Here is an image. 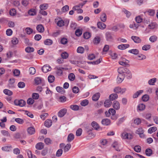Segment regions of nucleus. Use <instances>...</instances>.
<instances>
[{
	"instance_id": "nucleus-1",
	"label": "nucleus",
	"mask_w": 158,
	"mask_h": 158,
	"mask_svg": "<svg viewBox=\"0 0 158 158\" xmlns=\"http://www.w3.org/2000/svg\"><path fill=\"white\" fill-rule=\"evenodd\" d=\"M118 75H126V73H129V70L126 68L121 67L118 68Z\"/></svg>"
},
{
	"instance_id": "nucleus-2",
	"label": "nucleus",
	"mask_w": 158,
	"mask_h": 158,
	"mask_svg": "<svg viewBox=\"0 0 158 158\" xmlns=\"http://www.w3.org/2000/svg\"><path fill=\"white\" fill-rule=\"evenodd\" d=\"M126 90L125 88H121L120 87L118 86L115 87L114 89V92L116 94H123L124 93Z\"/></svg>"
},
{
	"instance_id": "nucleus-3",
	"label": "nucleus",
	"mask_w": 158,
	"mask_h": 158,
	"mask_svg": "<svg viewBox=\"0 0 158 158\" xmlns=\"http://www.w3.org/2000/svg\"><path fill=\"white\" fill-rule=\"evenodd\" d=\"M121 136L123 139H126L129 140L131 139L133 137V136L131 134L127 133L125 132H123L122 133Z\"/></svg>"
},
{
	"instance_id": "nucleus-4",
	"label": "nucleus",
	"mask_w": 158,
	"mask_h": 158,
	"mask_svg": "<svg viewBox=\"0 0 158 158\" xmlns=\"http://www.w3.org/2000/svg\"><path fill=\"white\" fill-rule=\"evenodd\" d=\"M26 102L23 100H15L14 101V104L16 106H19L21 107L24 106Z\"/></svg>"
},
{
	"instance_id": "nucleus-5",
	"label": "nucleus",
	"mask_w": 158,
	"mask_h": 158,
	"mask_svg": "<svg viewBox=\"0 0 158 158\" xmlns=\"http://www.w3.org/2000/svg\"><path fill=\"white\" fill-rule=\"evenodd\" d=\"M60 147L62 148H64V152H68L71 147V145L70 143L67 144L66 146L64 143L60 144Z\"/></svg>"
},
{
	"instance_id": "nucleus-6",
	"label": "nucleus",
	"mask_w": 158,
	"mask_h": 158,
	"mask_svg": "<svg viewBox=\"0 0 158 158\" xmlns=\"http://www.w3.org/2000/svg\"><path fill=\"white\" fill-rule=\"evenodd\" d=\"M67 110L65 108H63L60 110L58 113V115L60 117H62L66 113Z\"/></svg>"
},
{
	"instance_id": "nucleus-7",
	"label": "nucleus",
	"mask_w": 158,
	"mask_h": 158,
	"mask_svg": "<svg viewBox=\"0 0 158 158\" xmlns=\"http://www.w3.org/2000/svg\"><path fill=\"white\" fill-rule=\"evenodd\" d=\"M56 70V73L59 76H61L63 73V70L64 68L59 67H56L55 68Z\"/></svg>"
},
{
	"instance_id": "nucleus-8",
	"label": "nucleus",
	"mask_w": 158,
	"mask_h": 158,
	"mask_svg": "<svg viewBox=\"0 0 158 158\" xmlns=\"http://www.w3.org/2000/svg\"><path fill=\"white\" fill-rule=\"evenodd\" d=\"M42 71L45 73L50 71L51 70V68L48 64L44 65L42 68Z\"/></svg>"
},
{
	"instance_id": "nucleus-9",
	"label": "nucleus",
	"mask_w": 158,
	"mask_h": 158,
	"mask_svg": "<svg viewBox=\"0 0 158 158\" xmlns=\"http://www.w3.org/2000/svg\"><path fill=\"white\" fill-rule=\"evenodd\" d=\"M144 131L142 128L138 129L136 131V133L139 134L141 138H143L144 135L143 134Z\"/></svg>"
},
{
	"instance_id": "nucleus-10",
	"label": "nucleus",
	"mask_w": 158,
	"mask_h": 158,
	"mask_svg": "<svg viewBox=\"0 0 158 158\" xmlns=\"http://www.w3.org/2000/svg\"><path fill=\"white\" fill-rule=\"evenodd\" d=\"M112 106L113 108L115 110H118L120 108V104L118 101H115L113 102Z\"/></svg>"
},
{
	"instance_id": "nucleus-11",
	"label": "nucleus",
	"mask_w": 158,
	"mask_h": 158,
	"mask_svg": "<svg viewBox=\"0 0 158 158\" xmlns=\"http://www.w3.org/2000/svg\"><path fill=\"white\" fill-rule=\"evenodd\" d=\"M101 123L104 125L108 126L110 125L111 121L108 118H104L102 120Z\"/></svg>"
},
{
	"instance_id": "nucleus-12",
	"label": "nucleus",
	"mask_w": 158,
	"mask_h": 158,
	"mask_svg": "<svg viewBox=\"0 0 158 158\" xmlns=\"http://www.w3.org/2000/svg\"><path fill=\"white\" fill-rule=\"evenodd\" d=\"M98 27L101 30L104 29L106 27V25L102 22H99L97 24Z\"/></svg>"
},
{
	"instance_id": "nucleus-13",
	"label": "nucleus",
	"mask_w": 158,
	"mask_h": 158,
	"mask_svg": "<svg viewBox=\"0 0 158 158\" xmlns=\"http://www.w3.org/2000/svg\"><path fill=\"white\" fill-rule=\"evenodd\" d=\"M125 75H118V77L117 79V82L119 84L121 83L123 80L125 78Z\"/></svg>"
},
{
	"instance_id": "nucleus-14",
	"label": "nucleus",
	"mask_w": 158,
	"mask_h": 158,
	"mask_svg": "<svg viewBox=\"0 0 158 158\" xmlns=\"http://www.w3.org/2000/svg\"><path fill=\"white\" fill-rule=\"evenodd\" d=\"M131 39L134 42L136 43H140L141 41V39L139 37L136 36H132L131 37Z\"/></svg>"
},
{
	"instance_id": "nucleus-15",
	"label": "nucleus",
	"mask_w": 158,
	"mask_h": 158,
	"mask_svg": "<svg viewBox=\"0 0 158 158\" xmlns=\"http://www.w3.org/2000/svg\"><path fill=\"white\" fill-rule=\"evenodd\" d=\"M36 29L40 33L43 32L44 30V28L42 24H39L37 25Z\"/></svg>"
},
{
	"instance_id": "nucleus-16",
	"label": "nucleus",
	"mask_w": 158,
	"mask_h": 158,
	"mask_svg": "<svg viewBox=\"0 0 158 158\" xmlns=\"http://www.w3.org/2000/svg\"><path fill=\"white\" fill-rule=\"evenodd\" d=\"M118 96L117 94H112L110 95L109 98L110 101H113L117 99Z\"/></svg>"
},
{
	"instance_id": "nucleus-17",
	"label": "nucleus",
	"mask_w": 158,
	"mask_h": 158,
	"mask_svg": "<svg viewBox=\"0 0 158 158\" xmlns=\"http://www.w3.org/2000/svg\"><path fill=\"white\" fill-rule=\"evenodd\" d=\"M44 144L42 142L38 143L35 145L36 148L38 150H41L44 147Z\"/></svg>"
},
{
	"instance_id": "nucleus-18",
	"label": "nucleus",
	"mask_w": 158,
	"mask_h": 158,
	"mask_svg": "<svg viewBox=\"0 0 158 158\" xmlns=\"http://www.w3.org/2000/svg\"><path fill=\"white\" fill-rule=\"evenodd\" d=\"M100 95V94L99 93H97L95 94L92 96V100L94 101H97L99 99Z\"/></svg>"
},
{
	"instance_id": "nucleus-19",
	"label": "nucleus",
	"mask_w": 158,
	"mask_h": 158,
	"mask_svg": "<svg viewBox=\"0 0 158 158\" xmlns=\"http://www.w3.org/2000/svg\"><path fill=\"white\" fill-rule=\"evenodd\" d=\"M52 124V121L51 120H46L44 123V125L47 127H50Z\"/></svg>"
},
{
	"instance_id": "nucleus-20",
	"label": "nucleus",
	"mask_w": 158,
	"mask_h": 158,
	"mask_svg": "<svg viewBox=\"0 0 158 158\" xmlns=\"http://www.w3.org/2000/svg\"><path fill=\"white\" fill-rule=\"evenodd\" d=\"M106 36L107 40L111 41L112 39V37L110 33L107 32L106 33Z\"/></svg>"
},
{
	"instance_id": "nucleus-21",
	"label": "nucleus",
	"mask_w": 158,
	"mask_h": 158,
	"mask_svg": "<svg viewBox=\"0 0 158 158\" xmlns=\"http://www.w3.org/2000/svg\"><path fill=\"white\" fill-rule=\"evenodd\" d=\"M27 132L30 135H32L35 133V129L33 127H29L27 129Z\"/></svg>"
},
{
	"instance_id": "nucleus-22",
	"label": "nucleus",
	"mask_w": 158,
	"mask_h": 158,
	"mask_svg": "<svg viewBox=\"0 0 158 158\" xmlns=\"http://www.w3.org/2000/svg\"><path fill=\"white\" fill-rule=\"evenodd\" d=\"M145 108V105L143 104H139L137 108V110L140 111H142L144 110Z\"/></svg>"
},
{
	"instance_id": "nucleus-23",
	"label": "nucleus",
	"mask_w": 158,
	"mask_h": 158,
	"mask_svg": "<svg viewBox=\"0 0 158 158\" xmlns=\"http://www.w3.org/2000/svg\"><path fill=\"white\" fill-rule=\"evenodd\" d=\"M74 138V135L72 133H70L67 137V141L68 142H71Z\"/></svg>"
},
{
	"instance_id": "nucleus-24",
	"label": "nucleus",
	"mask_w": 158,
	"mask_h": 158,
	"mask_svg": "<svg viewBox=\"0 0 158 158\" xmlns=\"http://www.w3.org/2000/svg\"><path fill=\"white\" fill-rule=\"evenodd\" d=\"M92 127L95 130H97L99 128V124L96 122L93 121L91 123Z\"/></svg>"
},
{
	"instance_id": "nucleus-25",
	"label": "nucleus",
	"mask_w": 158,
	"mask_h": 158,
	"mask_svg": "<svg viewBox=\"0 0 158 158\" xmlns=\"http://www.w3.org/2000/svg\"><path fill=\"white\" fill-rule=\"evenodd\" d=\"M28 14L31 16H34L36 15V11L35 9H31L28 12Z\"/></svg>"
},
{
	"instance_id": "nucleus-26",
	"label": "nucleus",
	"mask_w": 158,
	"mask_h": 158,
	"mask_svg": "<svg viewBox=\"0 0 158 158\" xmlns=\"http://www.w3.org/2000/svg\"><path fill=\"white\" fill-rule=\"evenodd\" d=\"M100 19L103 22H105L106 20V15L105 13H103L100 16Z\"/></svg>"
},
{
	"instance_id": "nucleus-27",
	"label": "nucleus",
	"mask_w": 158,
	"mask_h": 158,
	"mask_svg": "<svg viewBox=\"0 0 158 158\" xmlns=\"http://www.w3.org/2000/svg\"><path fill=\"white\" fill-rule=\"evenodd\" d=\"M157 39V37L155 35H152L149 38V41L152 43H154L156 42Z\"/></svg>"
},
{
	"instance_id": "nucleus-28",
	"label": "nucleus",
	"mask_w": 158,
	"mask_h": 158,
	"mask_svg": "<svg viewBox=\"0 0 158 158\" xmlns=\"http://www.w3.org/2000/svg\"><path fill=\"white\" fill-rule=\"evenodd\" d=\"M129 62V61L128 60L125 59H123V61L119 62V64L123 66H126L128 64Z\"/></svg>"
},
{
	"instance_id": "nucleus-29",
	"label": "nucleus",
	"mask_w": 158,
	"mask_h": 158,
	"mask_svg": "<svg viewBox=\"0 0 158 158\" xmlns=\"http://www.w3.org/2000/svg\"><path fill=\"white\" fill-rule=\"evenodd\" d=\"M111 102L109 100H107L104 102V106L106 107H109L111 105Z\"/></svg>"
},
{
	"instance_id": "nucleus-30",
	"label": "nucleus",
	"mask_w": 158,
	"mask_h": 158,
	"mask_svg": "<svg viewBox=\"0 0 158 158\" xmlns=\"http://www.w3.org/2000/svg\"><path fill=\"white\" fill-rule=\"evenodd\" d=\"M3 92L6 95L11 96L12 95V92L9 89H5L3 90Z\"/></svg>"
},
{
	"instance_id": "nucleus-31",
	"label": "nucleus",
	"mask_w": 158,
	"mask_h": 158,
	"mask_svg": "<svg viewBox=\"0 0 158 158\" xmlns=\"http://www.w3.org/2000/svg\"><path fill=\"white\" fill-rule=\"evenodd\" d=\"M143 92V90H139L134 94L133 96V98H137L139 95L142 94Z\"/></svg>"
},
{
	"instance_id": "nucleus-32",
	"label": "nucleus",
	"mask_w": 158,
	"mask_h": 158,
	"mask_svg": "<svg viewBox=\"0 0 158 158\" xmlns=\"http://www.w3.org/2000/svg\"><path fill=\"white\" fill-rule=\"evenodd\" d=\"M145 154L148 156H150L152 154V151L150 148H147L145 150Z\"/></svg>"
},
{
	"instance_id": "nucleus-33",
	"label": "nucleus",
	"mask_w": 158,
	"mask_h": 158,
	"mask_svg": "<svg viewBox=\"0 0 158 158\" xmlns=\"http://www.w3.org/2000/svg\"><path fill=\"white\" fill-rule=\"evenodd\" d=\"M11 147L10 146H5L3 147L2 148V150L4 151L8 152L11 150Z\"/></svg>"
},
{
	"instance_id": "nucleus-34",
	"label": "nucleus",
	"mask_w": 158,
	"mask_h": 158,
	"mask_svg": "<svg viewBox=\"0 0 158 158\" xmlns=\"http://www.w3.org/2000/svg\"><path fill=\"white\" fill-rule=\"evenodd\" d=\"M48 7V5L47 4H43L40 6V10H44L47 9Z\"/></svg>"
},
{
	"instance_id": "nucleus-35",
	"label": "nucleus",
	"mask_w": 158,
	"mask_h": 158,
	"mask_svg": "<svg viewBox=\"0 0 158 158\" xmlns=\"http://www.w3.org/2000/svg\"><path fill=\"white\" fill-rule=\"evenodd\" d=\"M128 52L129 53H132L135 55L138 54L139 53V50L136 49L129 50Z\"/></svg>"
},
{
	"instance_id": "nucleus-36",
	"label": "nucleus",
	"mask_w": 158,
	"mask_h": 158,
	"mask_svg": "<svg viewBox=\"0 0 158 158\" xmlns=\"http://www.w3.org/2000/svg\"><path fill=\"white\" fill-rule=\"evenodd\" d=\"M157 129V128L156 127L150 128L148 130V132L149 133L151 134L155 131Z\"/></svg>"
},
{
	"instance_id": "nucleus-37",
	"label": "nucleus",
	"mask_w": 158,
	"mask_h": 158,
	"mask_svg": "<svg viewBox=\"0 0 158 158\" xmlns=\"http://www.w3.org/2000/svg\"><path fill=\"white\" fill-rule=\"evenodd\" d=\"M25 50L27 52L30 53L33 52L34 51V49L33 47H27L26 48Z\"/></svg>"
},
{
	"instance_id": "nucleus-38",
	"label": "nucleus",
	"mask_w": 158,
	"mask_h": 158,
	"mask_svg": "<svg viewBox=\"0 0 158 158\" xmlns=\"http://www.w3.org/2000/svg\"><path fill=\"white\" fill-rule=\"evenodd\" d=\"M57 24L59 27H62L64 25V22L62 19H60L57 22Z\"/></svg>"
},
{
	"instance_id": "nucleus-39",
	"label": "nucleus",
	"mask_w": 158,
	"mask_h": 158,
	"mask_svg": "<svg viewBox=\"0 0 158 158\" xmlns=\"http://www.w3.org/2000/svg\"><path fill=\"white\" fill-rule=\"evenodd\" d=\"M56 89L57 92L62 94L63 93L65 92V91L64 89L61 87L57 86L56 88Z\"/></svg>"
},
{
	"instance_id": "nucleus-40",
	"label": "nucleus",
	"mask_w": 158,
	"mask_h": 158,
	"mask_svg": "<svg viewBox=\"0 0 158 158\" xmlns=\"http://www.w3.org/2000/svg\"><path fill=\"white\" fill-rule=\"evenodd\" d=\"M69 9V7L68 5H66L64 6L61 9V11L64 13L68 11Z\"/></svg>"
},
{
	"instance_id": "nucleus-41",
	"label": "nucleus",
	"mask_w": 158,
	"mask_h": 158,
	"mask_svg": "<svg viewBox=\"0 0 158 158\" xmlns=\"http://www.w3.org/2000/svg\"><path fill=\"white\" fill-rule=\"evenodd\" d=\"M24 42L27 45L32 46V43L30 42L29 40L27 38L24 39Z\"/></svg>"
},
{
	"instance_id": "nucleus-42",
	"label": "nucleus",
	"mask_w": 158,
	"mask_h": 158,
	"mask_svg": "<svg viewBox=\"0 0 158 158\" xmlns=\"http://www.w3.org/2000/svg\"><path fill=\"white\" fill-rule=\"evenodd\" d=\"M151 48V46L149 44H146L143 45L142 47V49L144 51H148Z\"/></svg>"
},
{
	"instance_id": "nucleus-43",
	"label": "nucleus",
	"mask_w": 158,
	"mask_h": 158,
	"mask_svg": "<svg viewBox=\"0 0 158 158\" xmlns=\"http://www.w3.org/2000/svg\"><path fill=\"white\" fill-rule=\"evenodd\" d=\"M77 52L78 53L82 54L84 52V49L83 47H79L77 48Z\"/></svg>"
},
{
	"instance_id": "nucleus-44",
	"label": "nucleus",
	"mask_w": 158,
	"mask_h": 158,
	"mask_svg": "<svg viewBox=\"0 0 158 158\" xmlns=\"http://www.w3.org/2000/svg\"><path fill=\"white\" fill-rule=\"evenodd\" d=\"M89 103V101L88 100L85 99L82 100L80 103L81 105L82 106H87Z\"/></svg>"
},
{
	"instance_id": "nucleus-45",
	"label": "nucleus",
	"mask_w": 158,
	"mask_h": 158,
	"mask_svg": "<svg viewBox=\"0 0 158 158\" xmlns=\"http://www.w3.org/2000/svg\"><path fill=\"white\" fill-rule=\"evenodd\" d=\"M70 108L74 110H77L79 109V106L76 105H71L70 106Z\"/></svg>"
},
{
	"instance_id": "nucleus-46",
	"label": "nucleus",
	"mask_w": 158,
	"mask_h": 158,
	"mask_svg": "<svg viewBox=\"0 0 158 158\" xmlns=\"http://www.w3.org/2000/svg\"><path fill=\"white\" fill-rule=\"evenodd\" d=\"M55 80V77L53 75H51L48 77V80L49 82L52 83Z\"/></svg>"
},
{
	"instance_id": "nucleus-47",
	"label": "nucleus",
	"mask_w": 158,
	"mask_h": 158,
	"mask_svg": "<svg viewBox=\"0 0 158 158\" xmlns=\"http://www.w3.org/2000/svg\"><path fill=\"white\" fill-rule=\"evenodd\" d=\"M146 13H147L149 15L152 16L154 15L155 12L154 10L152 9H149L147 11Z\"/></svg>"
},
{
	"instance_id": "nucleus-48",
	"label": "nucleus",
	"mask_w": 158,
	"mask_h": 158,
	"mask_svg": "<svg viewBox=\"0 0 158 158\" xmlns=\"http://www.w3.org/2000/svg\"><path fill=\"white\" fill-rule=\"evenodd\" d=\"M16 13V10L15 9H12L9 11V14L11 16H14Z\"/></svg>"
},
{
	"instance_id": "nucleus-49",
	"label": "nucleus",
	"mask_w": 158,
	"mask_h": 158,
	"mask_svg": "<svg viewBox=\"0 0 158 158\" xmlns=\"http://www.w3.org/2000/svg\"><path fill=\"white\" fill-rule=\"evenodd\" d=\"M52 41L50 39H47L44 41V44L46 45H50L52 44Z\"/></svg>"
},
{
	"instance_id": "nucleus-50",
	"label": "nucleus",
	"mask_w": 158,
	"mask_h": 158,
	"mask_svg": "<svg viewBox=\"0 0 158 158\" xmlns=\"http://www.w3.org/2000/svg\"><path fill=\"white\" fill-rule=\"evenodd\" d=\"M21 3L24 6H27L29 4V0H22Z\"/></svg>"
},
{
	"instance_id": "nucleus-51",
	"label": "nucleus",
	"mask_w": 158,
	"mask_h": 158,
	"mask_svg": "<svg viewBox=\"0 0 158 158\" xmlns=\"http://www.w3.org/2000/svg\"><path fill=\"white\" fill-rule=\"evenodd\" d=\"M75 75L73 73H70L68 76L69 79L71 81H73L75 79Z\"/></svg>"
},
{
	"instance_id": "nucleus-52",
	"label": "nucleus",
	"mask_w": 158,
	"mask_h": 158,
	"mask_svg": "<svg viewBox=\"0 0 158 158\" xmlns=\"http://www.w3.org/2000/svg\"><path fill=\"white\" fill-rule=\"evenodd\" d=\"M29 72L30 74L33 75L35 74V69L33 67L30 68L29 70Z\"/></svg>"
},
{
	"instance_id": "nucleus-53",
	"label": "nucleus",
	"mask_w": 158,
	"mask_h": 158,
	"mask_svg": "<svg viewBox=\"0 0 158 158\" xmlns=\"http://www.w3.org/2000/svg\"><path fill=\"white\" fill-rule=\"evenodd\" d=\"M18 40L16 37H14L12 39L11 43L13 45H16L18 43Z\"/></svg>"
},
{
	"instance_id": "nucleus-54",
	"label": "nucleus",
	"mask_w": 158,
	"mask_h": 158,
	"mask_svg": "<svg viewBox=\"0 0 158 158\" xmlns=\"http://www.w3.org/2000/svg\"><path fill=\"white\" fill-rule=\"evenodd\" d=\"M26 33L28 35H30L33 31V30L30 27H27L25 29Z\"/></svg>"
},
{
	"instance_id": "nucleus-55",
	"label": "nucleus",
	"mask_w": 158,
	"mask_h": 158,
	"mask_svg": "<svg viewBox=\"0 0 158 158\" xmlns=\"http://www.w3.org/2000/svg\"><path fill=\"white\" fill-rule=\"evenodd\" d=\"M41 78L39 77H36L35 79V83L37 85L40 84L41 82Z\"/></svg>"
},
{
	"instance_id": "nucleus-56",
	"label": "nucleus",
	"mask_w": 158,
	"mask_h": 158,
	"mask_svg": "<svg viewBox=\"0 0 158 158\" xmlns=\"http://www.w3.org/2000/svg\"><path fill=\"white\" fill-rule=\"evenodd\" d=\"M100 38L99 37H96L94 39L93 42L94 44H97L100 42Z\"/></svg>"
},
{
	"instance_id": "nucleus-57",
	"label": "nucleus",
	"mask_w": 158,
	"mask_h": 158,
	"mask_svg": "<svg viewBox=\"0 0 158 158\" xmlns=\"http://www.w3.org/2000/svg\"><path fill=\"white\" fill-rule=\"evenodd\" d=\"M156 81V79L155 78H153L150 79L148 81V83L150 85H154V83Z\"/></svg>"
},
{
	"instance_id": "nucleus-58",
	"label": "nucleus",
	"mask_w": 158,
	"mask_h": 158,
	"mask_svg": "<svg viewBox=\"0 0 158 158\" xmlns=\"http://www.w3.org/2000/svg\"><path fill=\"white\" fill-rule=\"evenodd\" d=\"M142 98L143 101L146 102L149 100V97L148 95L145 94L142 96Z\"/></svg>"
},
{
	"instance_id": "nucleus-59",
	"label": "nucleus",
	"mask_w": 158,
	"mask_h": 158,
	"mask_svg": "<svg viewBox=\"0 0 158 158\" xmlns=\"http://www.w3.org/2000/svg\"><path fill=\"white\" fill-rule=\"evenodd\" d=\"M134 150L136 152H139L141 151V148L139 146L137 145L134 147Z\"/></svg>"
},
{
	"instance_id": "nucleus-60",
	"label": "nucleus",
	"mask_w": 158,
	"mask_h": 158,
	"mask_svg": "<svg viewBox=\"0 0 158 158\" xmlns=\"http://www.w3.org/2000/svg\"><path fill=\"white\" fill-rule=\"evenodd\" d=\"M143 117L147 119H149L151 118V114L150 113H146L144 114Z\"/></svg>"
},
{
	"instance_id": "nucleus-61",
	"label": "nucleus",
	"mask_w": 158,
	"mask_h": 158,
	"mask_svg": "<svg viewBox=\"0 0 158 158\" xmlns=\"http://www.w3.org/2000/svg\"><path fill=\"white\" fill-rule=\"evenodd\" d=\"M68 56V53L66 52H63L61 54V56L64 59L67 58Z\"/></svg>"
},
{
	"instance_id": "nucleus-62",
	"label": "nucleus",
	"mask_w": 158,
	"mask_h": 158,
	"mask_svg": "<svg viewBox=\"0 0 158 158\" xmlns=\"http://www.w3.org/2000/svg\"><path fill=\"white\" fill-rule=\"evenodd\" d=\"M44 142L46 144L50 145L52 143V140L50 138H47L45 139Z\"/></svg>"
},
{
	"instance_id": "nucleus-63",
	"label": "nucleus",
	"mask_w": 158,
	"mask_h": 158,
	"mask_svg": "<svg viewBox=\"0 0 158 158\" xmlns=\"http://www.w3.org/2000/svg\"><path fill=\"white\" fill-rule=\"evenodd\" d=\"M63 150L62 149H58L56 152V156L58 157L60 156L62 154Z\"/></svg>"
},
{
	"instance_id": "nucleus-64",
	"label": "nucleus",
	"mask_w": 158,
	"mask_h": 158,
	"mask_svg": "<svg viewBox=\"0 0 158 158\" xmlns=\"http://www.w3.org/2000/svg\"><path fill=\"white\" fill-rule=\"evenodd\" d=\"M75 33L77 36H79L82 34V31L81 30L77 29Z\"/></svg>"
}]
</instances>
